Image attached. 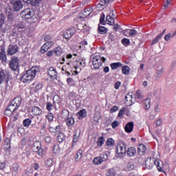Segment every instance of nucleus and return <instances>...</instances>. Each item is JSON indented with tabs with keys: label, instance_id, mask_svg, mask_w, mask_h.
<instances>
[{
	"label": "nucleus",
	"instance_id": "37",
	"mask_svg": "<svg viewBox=\"0 0 176 176\" xmlns=\"http://www.w3.org/2000/svg\"><path fill=\"white\" fill-rule=\"evenodd\" d=\"M101 119V115L100 113H96L94 116V120L96 122L98 123V121Z\"/></svg>",
	"mask_w": 176,
	"mask_h": 176
},
{
	"label": "nucleus",
	"instance_id": "21",
	"mask_svg": "<svg viewBox=\"0 0 176 176\" xmlns=\"http://www.w3.org/2000/svg\"><path fill=\"white\" fill-rule=\"evenodd\" d=\"M142 104L145 109L146 110L149 109V108H151V98H147L144 99L142 102Z\"/></svg>",
	"mask_w": 176,
	"mask_h": 176
},
{
	"label": "nucleus",
	"instance_id": "42",
	"mask_svg": "<svg viewBox=\"0 0 176 176\" xmlns=\"http://www.w3.org/2000/svg\"><path fill=\"white\" fill-rule=\"evenodd\" d=\"M160 39H162V36L161 35H158L156 38H155L152 43L151 45H155L156 43H157L159 42V41H160Z\"/></svg>",
	"mask_w": 176,
	"mask_h": 176
},
{
	"label": "nucleus",
	"instance_id": "19",
	"mask_svg": "<svg viewBox=\"0 0 176 176\" xmlns=\"http://www.w3.org/2000/svg\"><path fill=\"white\" fill-rule=\"evenodd\" d=\"M54 56L56 57H60L63 54V49L60 46L56 47L54 50Z\"/></svg>",
	"mask_w": 176,
	"mask_h": 176
},
{
	"label": "nucleus",
	"instance_id": "25",
	"mask_svg": "<svg viewBox=\"0 0 176 176\" xmlns=\"http://www.w3.org/2000/svg\"><path fill=\"white\" fill-rule=\"evenodd\" d=\"M23 2L32 5V6H35L41 2V0H23Z\"/></svg>",
	"mask_w": 176,
	"mask_h": 176
},
{
	"label": "nucleus",
	"instance_id": "35",
	"mask_svg": "<svg viewBox=\"0 0 176 176\" xmlns=\"http://www.w3.org/2000/svg\"><path fill=\"white\" fill-rule=\"evenodd\" d=\"M65 138V136H64V133H58L57 136L58 142H63Z\"/></svg>",
	"mask_w": 176,
	"mask_h": 176
},
{
	"label": "nucleus",
	"instance_id": "52",
	"mask_svg": "<svg viewBox=\"0 0 176 176\" xmlns=\"http://www.w3.org/2000/svg\"><path fill=\"white\" fill-rule=\"evenodd\" d=\"M126 168H127V170H129V171H131V170H134V164L129 163L127 164Z\"/></svg>",
	"mask_w": 176,
	"mask_h": 176
},
{
	"label": "nucleus",
	"instance_id": "45",
	"mask_svg": "<svg viewBox=\"0 0 176 176\" xmlns=\"http://www.w3.org/2000/svg\"><path fill=\"white\" fill-rule=\"evenodd\" d=\"M4 21L5 16L3 14H0V30L2 28V25H3Z\"/></svg>",
	"mask_w": 176,
	"mask_h": 176
},
{
	"label": "nucleus",
	"instance_id": "31",
	"mask_svg": "<svg viewBox=\"0 0 176 176\" xmlns=\"http://www.w3.org/2000/svg\"><path fill=\"white\" fill-rule=\"evenodd\" d=\"M108 30L107 28L104 26H98V33L101 34V35H104V34H107Z\"/></svg>",
	"mask_w": 176,
	"mask_h": 176
},
{
	"label": "nucleus",
	"instance_id": "22",
	"mask_svg": "<svg viewBox=\"0 0 176 176\" xmlns=\"http://www.w3.org/2000/svg\"><path fill=\"white\" fill-rule=\"evenodd\" d=\"M32 112L33 115L38 116L39 115H42V109L38 107H34L32 108Z\"/></svg>",
	"mask_w": 176,
	"mask_h": 176
},
{
	"label": "nucleus",
	"instance_id": "24",
	"mask_svg": "<svg viewBox=\"0 0 176 176\" xmlns=\"http://www.w3.org/2000/svg\"><path fill=\"white\" fill-rule=\"evenodd\" d=\"M126 153L128 156H130L131 157L134 156L135 153H137V150L134 147L129 148L126 151Z\"/></svg>",
	"mask_w": 176,
	"mask_h": 176
},
{
	"label": "nucleus",
	"instance_id": "38",
	"mask_svg": "<svg viewBox=\"0 0 176 176\" xmlns=\"http://www.w3.org/2000/svg\"><path fill=\"white\" fill-rule=\"evenodd\" d=\"M5 78H6V75H5V72L3 71L0 72V85L2 84L3 80H5Z\"/></svg>",
	"mask_w": 176,
	"mask_h": 176
},
{
	"label": "nucleus",
	"instance_id": "16",
	"mask_svg": "<svg viewBox=\"0 0 176 176\" xmlns=\"http://www.w3.org/2000/svg\"><path fill=\"white\" fill-rule=\"evenodd\" d=\"M47 74L50 78H53L54 79L57 78V71L54 67H50L47 70Z\"/></svg>",
	"mask_w": 176,
	"mask_h": 176
},
{
	"label": "nucleus",
	"instance_id": "44",
	"mask_svg": "<svg viewBox=\"0 0 176 176\" xmlns=\"http://www.w3.org/2000/svg\"><path fill=\"white\" fill-rule=\"evenodd\" d=\"M46 119H47L48 122H53V119H54L53 113H48V115L46 116Z\"/></svg>",
	"mask_w": 176,
	"mask_h": 176
},
{
	"label": "nucleus",
	"instance_id": "50",
	"mask_svg": "<svg viewBox=\"0 0 176 176\" xmlns=\"http://www.w3.org/2000/svg\"><path fill=\"white\" fill-rule=\"evenodd\" d=\"M46 109L47 111H52V109H53V104H52V102H47L46 105Z\"/></svg>",
	"mask_w": 176,
	"mask_h": 176
},
{
	"label": "nucleus",
	"instance_id": "64",
	"mask_svg": "<svg viewBox=\"0 0 176 176\" xmlns=\"http://www.w3.org/2000/svg\"><path fill=\"white\" fill-rule=\"evenodd\" d=\"M170 38H171V33H169V34L164 36V39L166 41H168Z\"/></svg>",
	"mask_w": 176,
	"mask_h": 176
},
{
	"label": "nucleus",
	"instance_id": "59",
	"mask_svg": "<svg viewBox=\"0 0 176 176\" xmlns=\"http://www.w3.org/2000/svg\"><path fill=\"white\" fill-rule=\"evenodd\" d=\"M122 85V82L120 81H118L115 83L114 87L116 90H119V88L120 87V85Z\"/></svg>",
	"mask_w": 176,
	"mask_h": 176
},
{
	"label": "nucleus",
	"instance_id": "36",
	"mask_svg": "<svg viewBox=\"0 0 176 176\" xmlns=\"http://www.w3.org/2000/svg\"><path fill=\"white\" fill-rule=\"evenodd\" d=\"M45 164L46 167H52L54 164L53 160L47 159V160H45Z\"/></svg>",
	"mask_w": 176,
	"mask_h": 176
},
{
	"label": "nucleus",
	"instance_id": "49",
	"mask_svg": "<svg viewBox=\"0 0 176 176\" xmlns=\"http://www.w3.org/2000/svg\"><path fill=\"white\" fill-rule=\"evenodd\" d=\"M17 30H24L25 28V25H24V23L23 22H20L16 25Z\"/></svg>",
	"mask_w": 176,
	"mask_h": 176
},
{
	"label": "nucleus",
	"instance_id": "29",
	"mask_svg": "<svg viewBox=\"0 0 176 176\" xmlns=\"http://www.w3.org/2000/svg\"><path fill=\"white\" fill-rule=\"evenodd\" d=\"M122 72L124 75H129L130 74V67L127 65L122 66Z\"/></svg>",
	"mask_w": 176,
	"mask_h": 176
},
{
	"label": "nucleus",
	"instance_id": "32",
	"mask_svg": "<svg viewBox=\"0 0 176 176\" xmlns=\"http://www.w3.org/2000/svg\"><path fill=\"white\" fill-rule=\"evenodd\" d=\"M11 171L12 174H14V175H16V174L19 173V166L16 164H14L12 165V167L11 168Z\"/></svg>",
	"mask_w": 176,
	"mask_h": 176
},
{
	"label": "nucleus",
	"instance_id": "17",
	"mask_svg": "<svg viewBox=\"0 0 176 176\" xmlns=\"http://www.w3.org/2000/svg\"><path fill=\"white\" fill-rule=\"evenodd\" d=\"M145 152H146V147L145 145L140 144L138 148V153L140 155V156H142L143 155H145Z\"/></svg>",
	"mask_w": 176,
	"mask_h": 176
},
{
	"label": "nucleus",
	"instance_id": "20",
	"mask_svg": "<svg viewBox=\"0 0 176 176\" xmlns=\"http://www.w3.org/2000/svg\"><path fill=\"white\" fill-rule=\"evenodd\" d=\"M91 12H93V8H91V7H87L82 12V14L84 16H82V18L83 19L84 17H87L90 16V14H91Z\"/></svg>",
	"mask_w": 176,
	"mask_h": 176
},
{
	"label": "nucleus",
	"instance_id": "62",
	"mask_svg": "<svg viewBox=\"0 0 176 176\" xmlns=\"http://www.w3.org/2000/svg\"><path fill=\"white\" fill-rule=\"evenodd\" d=\"M78 140H79V135H74L73 138V142L74 143L78 142Z\"/></svg>",
	"mask_w": 176,
	"mask_h": 176
},
{
	"label": "nucleus",
	"instance_id": "46",
	"mask_svg": "<svg viewBox=\"0 0 176 176\" xmlns=\"http://www.w3.org/2000/svg\"><path fill=\"white\" fill-rule=\"evenodd\" d=\"M49 47L45 43L41 47V53H45L49 50Z\"/></svg>",
	"mask_w": 176,
	"mask_h": 176
},
{
	"label": "nucleus",
	"instance_id": "54",
	"mask_svg": "<svg viewBox=\"0 0 176 176\" xmlns=\"http://www.w3.org/2000/svg\"><path fill=\"white\" fill-rule=\"evenodd\" d=\"M163 72H164V69L162 68L157 70V75L159 78L163 75Z\"/></svg>",
	"mask_w": 176,
	"mask_h": 176
},
{
	"label": "nucleus",
	"instance_id": "5",
	"mask_svg": "<svg viewBox=\"0 0 176 176\" xmlns=\"http://www.w3.org/2000/svg\"><path fill=\"white\" fill-rule=\"evenodd\" d=\"M21 16H22V19H32V17L35 16V12L32 8H26L21 12Z\"/></svg>",
	"mask_w": 176,
	"mask_h": 176
},
{
	"label": "nucleus",
	"instance_id": "13",
	"mask_svg": "<svg viewBox=\"0 0 176 176\" xmlns=\"http://www.w3.org/2000/svg\"><path fill=\"white\" fill-rule=\"evenodd\" d=\"M10 67L12 71H16L19 68V59L17 58H12L10 62Z\"/></svg>",
	"mask_w": 176,
	"mask_h": 176
},
{
	"label": "nucleus",
	"instance_id": "41",
	"mask_svg": "<svg viewBox=\"0 0 176 176\" xmlns=\"http://www.w3.org/2000/svg\"><path fill=\"white\" fill-rule=\"evenodd\" d=\"M67 82L69 85V86H74V85H75V81L72 78H68L67 79Z\"/></svg>",
	"mask_w": 176,
	"mask_h": 176
},
{
	"label": "nucleus",
	"instance_id": "4",
	"mask_svg": "<svg viewBox=\"0 0 176 176\" xmlns=\"http://www.w3.org/2000/svg\"><path fill=\"white\" fill-rule=\"evenodd\" d=\"M108 160V155L107 153H103L100 155V156L96 157L93 160L94 164H96V166H100V164H102L104 162H107Z\"/></svg>",
	"mask_w": 176,
	"mask_h": 176
},
{
	"label": "nucleus",
	"instance_id": "23",
	"mask_svg": "<svg viewBox=\"0 0 176 176\" xmlns=\"http://www.w3.org/2000/svg\"><path fill=\"white\" fill-rule=\"evenodd\" d=\"M0 60L3 63H6V52H5V48H1L0 50Z\"/></svg>",
	"mask_w": 176,
	"mask_h": 176
},
{
	"label": "nucleus",
	"instance_id": "61",
	"mask_svg": "<svg viewBox=\"0 0 176 176\" xmlns=\"http://www.w3.org/2000/svg\"><path fill=\"white\" fill-rule=\"evenodd\" d=\"M53 151L55 153H57V152H60V148H58V145L54 146Z\"/></svg>",
	"mask_w": 176,
	"mask_h": 176
},
{
	"label": "nucleus",
	"instance_id": "11",
	"mask_svg": "<svg viewBox=\"0 0 176 176\" xmlns=\"http://www.w3.org/2000/svg\"><path fill=\"white\" fill-rule=\"evenodd\" d=\"M19 52V47L16 45H10L7 51L8 56H13Z\"/></svg>",
	"mask_w": 176,
	"mask_h": 176
},
{
	"label": "nucleus",
	"instance_id": "8",
	"mask_svg": "<svg viewBox=\"0 0 176 176\" xmlns=\"http://www.w3.org/2000/svg\"><path fill=\"white\" fill-rule=\"evenodd\" d=\"M75 34H76V28H70L65 31L63 38L65 39H69V38H72Z\"/></svg>",
	"mask_w": 176,
	"mask_h": 176
},
{
	"label": "nucleus",
	"instance_id": "55",
	"mask_svg": "<svg viewBox=\"0 0 176 176\" xmlns=\"http://www.w3.org/2000/svg\"><path fill=\"white\" fill-rule=\"evenodd\" d=\"M118 126H119V122H118L117 120H115L111 123L112 129H116Z\"/></svg>",
	"mask_w": 176,
	"mask_h": 176
},
{
	"label": "nucleus",
	"instance_id": "12",
	"mask_svg": "<svg viewBox=\"0 0 176 176\" xmlns=\"http://www.w3.org/2000/svg\"><path fill=\"white\" fill-rule=\"evenodd\" d=\"M154 164H155V166H156L158 171H160V173H166V172L164 171V166L163 162L162 160H155Z\"/></svg>",
	"mask_w": 176,
	"mask_h": 176
},
{
	"label": "nucleus",
	"instance_id": "10",
	"mask_svg": "<svg viewBox=\"0 0 176 176\" xmlns=\"http://www.w3.org/2000/svg\"><path fill=\"white\" fill-rule=\"evenodd\" d=\"M12 108H14L15 111L21 105V98H15L9 104Z\"/></svg>",
	"mask_w": 176,
	"mask_h": 176
},
{
	"label": "nucleus",
	"instance_id": "47",
	"mask_svg": "<svg viewBox=\"0 0 176 176\" xmlns=\"http://www.w3.org/2000/svg\"><path fill=\"white\" fill-rule=\"evenodd\" d=\"M115 141L112 138H109L106 142L107 146H111V145H113Z\"/></svg>",
	"mask_w": 176,
	"mask_h": 176
},
{
	"label": "nucleus",
	"instance_id": "30",
	"mask_svg": "<svg viewBox=\"0 0 176 176\" xmlns=\"http://www.w3.org/2000/svg\"><path fill=\"white\" fill-rule=\"evenodd\" d=\"M75 123V120H74V118L72 117L68 118L66 120V124L67 126H68L69 127H71V126H72L73 124H74Z\"/></svg>",
	"mask_w": 176,
	"mask_h": 176
},
{
	"label": "nucleus",
	"instance_id": "6",
	"mask_svg": "<svg viewBox=\"0 0 176 176\" xmlns=\"http://www.w3.org/2000/svg\"><path fill=\"white\" fill-rule=\"evenodd\" d=\"M10 3L14 12H19L21 9H23V2L21 0H10Z\"/></svg>",
	"mask_w": 176,
	"mask_h": 176
},
{
	"label": "nucleus",
	"instance_id": "51",
	"mask_svg": "<svg viewBox=\"0 0 176 176\" xmlns=\"http://www.w3.org/2000/svg\"><path fill=\"white\" fill-rule=\"evenodd\" d=\"M100 24H105V14H102L100 19Z\"/></svg>",
	"mask_w": 176,
	"mask_h": 176
},
{
	"label": "nucleus",
	"instance_id": "3",
	"mask_svg": "<svg viewBox=\"0 0 176 176\" xmlns=\"http://www.w3.org/2000/svg\"><path fill=\"white\" fill-rule=\"evenodd\" d=\"M106 60L107 59L104 57H101L100 56H96L94 57L92 60L94 68L95 69H100V67L101 65H102V63H105Z\"/></svg>",
	"mask_w": 176,
	"mask_h": 176
},
{
	"label": "nucleus",
	"instance_id": "2",
	"mask_svg": "<svg viewBox=\"0 0 176 176\" xmlns=\"http://www.w3.org/2000/svg\"><path fill=\"white\" fill-rule=\"evenodd\" d=\"M32 149L33 152H36L40 157H43V155H46V151L42 148V144L40 142H34Z\"/></svg>",
	"mask_w": 176,
	"mask_h": 176
},
{
	"label": "nucleus",
	"instance_id": "28",
	"mask_svg": "<svg viewBox=\"0 0 176 176\" xmlns=\"http://www.w3.org/2000/svg\"><path fill=\"white\" fill-rule=\"evenodd\" d=\"M123 65L122 64V63L120 62H118V63H111L110 65V67L111 68V69H118V68H120V67H122Z\"/></svg>",
	"mask_w": 176,
	"mask_h": 176
},
{
	"label": "nucleus",
	"instance_id": "63",
	"mask_svg": "<svg viewBox=\"0 0 176 176\" xmlns=\"http://www.w3.org/2000/svg\"><path fill=\"white\" fill-rule=\"evenodd\" d=\"M45 44L48 46V47L50 49V47H52V46L54 45V42L53 41H50L45 43Z\"/></svg>",
	"mask_w": 176,
	"mask_h": 176
},
{
	"label": "nucleus",
	"instance_id": "60",
	"mask_svg": "<svg viewBox=\"0 0 176 176\" xmlns=\"http://www.w3.org/2000/svg\"><path fill=\"white\" fill-rule=\"evenodd\" d=\"M125 100L126 101V102H129V101H132L133 100V98L131 96V95L130 94H127L126 96H125Z\"/></svg>",
	"mask_w": 176,
	"mask_h": 176
},
{
	"label": "nucleus",
	"instance_id": "33",
	"mask_svg": "<svg viewBox=\"0 0 176 176\" xmlns=\"http://www.w3.org/2000/svg\"><path fill=\"white\" fill-rule=\"evenodd\" d=\"M106 176H116V171L113 168H110L107 170Z\"/></svg>",
	"mask_w": 176,
	"mask_h": 176
},
{
	"label": "nucleus",
	"instance_id": "9",
	"mask_svg": "<svg viewBox=\"0 0 176 176\" xmlns=\"http://www.w3.org/2000/svg\"><path fill=\"white\" fill-rule=\"evenodd\" d=\"M111 0H102L99 2V3L96 6V10H98V12H101V10H104L105 8L108 6L109 4V2H111Z\"/></svg>",
	"mask_w": 176,
	"mask_h": 176
},
{
	"label": "nucleus",
	"instance_id": "15",
	"mask_svg": "<svg viewBox=\"0 0 176 176\" xmlns=\"http://www.w3.org/2000/svg\"><path fill=\"white\" fill-rule=\"evenodd\" d=\"M124 130L126 133H128L129 134H130V133H133V130H134V122H128L124 126Z\"/></svg>",
	"mask_w": 176,
	"mask_h": 176
},
{
	"label": "nucleus",
	"instance_id": "48",
	"mask_svg": "<svg viewBox=\"0 0 176 176\" xmlns=\"http://www.w3.org/2000/svg\"><path fill=\"white\" fill-rule=\"evenodd\" d=\"M78 30H82V31H87L88 30L87 25H86V24H85V25H82V24H78Z\"/></svg>",
	"mask_w": 176,
	"mask_h": 176
},
{
	"label": "nucleus",
	"instance_id": "40",
	"mask_svg": "<svg viewBox=\"0 0 176 176\" xmlns=\"http://www.w3.org/2000/svg\"><path fill=\"white\" fill-rule=\"evenodd\" d=\"M30 124H31V120L30 118H27L23 120L24 127H28Z\"/></svg>",
	"mask_w": 176,
	"mask_h": 176
},
{
	"label": "nucleus",
	"instance_id": "53",
	"mask_svg": "<svg viewBox=\"0 0 176 176\" xmlns=\"http://www.w3.org/2000/svg\"><path fill=\"white\" fill-rule=\"evenodd\" d=\"M122 45H126L129 46V45H130V40L129 38H123L122 40Z\"/></svg>",
	"mask_w": 176,
	"mask_h": 176
},
{
	"label": "nucleus",
	"instance_id": "1",
	"mask_svg": "<svg viewBox=\"0 0 176 176\" xmlns=\"http://www.w3.org/2000/svg\"><path fill=\"white\" fill-rule=\"evenodd\" d=\"M36 72H38V71L34 67H32L31 69L28 70L26 73L22 76V82H23L24 83H26L27 82H31V80H32V79L35 78Z\"/></svg>",
	"mask_w": 176,
	"mask_h": 176
},
{
	"label": "nucleus",
	"instance_id": "7",
	"mask_svg": "<svg viewBox=\"0 0 176 176\" xmlns=\"http://www.w3.org/2000/svg\"><path fill=\"white\" fill-rule=\"evenodd\" d=\"M126 145L123 144H118L117 146V155L118 157H124L126 155Z\"/></svg>",
	"mask_w": 176,
	"mask_h": 176
},
{
	"label": "nucleus",
	"instance_id": "43",
	"mask_svg": "<svg viewBox=\"0 0 176 176\" xmlns=\"http://www.w3.org/2000/svg\"><path fill=\"white\" fill-rule=\"evenodd\" d=\"M136 98H138V100H141L142 98H144V96L141 93L140 90H138L136 91Z\"/></svg>",
	"mask_w": 176,
	"mask_h": 176
},
{
	"label": "nucleus",
	"instance_id": "18",
	"mask_svg": "<svg viewBox=\"0 0 176 176\" xmlns=\"http://www.w3.org/2000/svg\"><path fill=\"white\" fill-rule=\"evenodd\" d=\"M14 111H16L14 108L12 107V106H10L9 104L6 111H4V115H6L7 116H12Z\"/></svg>",
	"mask_w": 176,
	"mask_h": 176
},
{
	"label": "nucleus",
	"instance_id": "14",
	"mask_svg": "<svg viewBox=\"0 0 176 176\" xmlns=\"http://www.w3.org/2000/svg\"><path fill=\"white\" fill-rule=\"evenodd\" d=\"M153 164H155V160L147 158L146 160L144 168H146L147 170H152V168H153Z\"/></svg>",
	"mask_w": 176,
	"mask_h": 176
},
{
	"label": "nucleus",
	"instance_id": "58",
	"mask_svg": "<svg viewBox=\"0 0 176 176\" xmlns=\"http://www.w3.org/2000/svg\"><path fill=\"white\" fill-rule=\"evenodd\" d=\"M118 109L119 108L118 107V106H114L109 110V112L110 113H113V112H116V111H118Z\"/></svg>",
	"mask_w": 176,
	"mask_h": 176
},
{
	"label": "nucleus",
	"instance_id": "27",
	"mask_svg": "<svg viewBox=\"0 0 176 176\" xmlns=\"http://www.w3.org/2000/svg\"><path fill=\"white\" fill-rule=\"evenodd\" d=\"M82 155H83V151L82 149H79L75 156V160L76 162H79L82 159Z\"/></svg>",
	"mask_w": 176,
	"mask_h": 176
},
{
	"label": "nucleus",
	"instance_id": "57",
	"mask_svg": "<svg viewBox=\"0 0 176 176\" xmlns=\"http://www.w3.org/2000/svg\"><path fill=\"white\" fill-rule=\"evenodd\" d=\"M136 34H137V30H131L129 31V36H135Z\"/></svg>",
	"mask_w": 176,
	"mask_h": 176
},
{
	"label": "nucleus",
	"instance_id": "56",
	"mask_svg": "<svg viewBox=\"0 0 176 176\" xmlns=\"http://www.w3.org/2000/svg\"><path fill=\"white\" fill-rule=\"evenodd\" d=\"M160 109H161L160 106L159 104H157L154 107V112L155 113H159V112H160Z\"/></svg>",
	"mask_w": 176,
	"mask_h": 176
},
{
	"label": "nucleus",
	"instance_id": "34",
	"mask_svg": "<svg viewBox=\"0 0 176 176\" xmlns=\"http://www.w3.org/2000/svg\"><path fill=\"white\" fill-rule=\"evenodd\" d=\"M78 118L79 119L81 118H85V116H87V113L86 112V110L85 109H82V110H80L79 112H78Z\"/></svg>",
	"mask_w": 176,
	"mask_h": 176
},
{
	"label": "nucleus",
	"instance_id": "26",
	"mask_svg": "<svg viewBox=\"0 0 176 176\" xmlns=\"http://www.w3.org/2000/svg\"><path fill=\"white\" fill-rule=\"evenodd\" d=\"M106 21H107V24H109V25H115V19L112 16H111V15L107 16Z\"/></svg>",
	"mask_w": 176,
	"mask_h": 176
},
{
	"label": "nucleus",
	"instance_id": "39",
	"mask_svg": "<svg viewBox=\"0 0 176 176\" xmlns=\"http://www.w3.org/2000/svg\"><path fill=\"white\" fill-rule=\"evenodd\" d=\"M105 140H104L103 137H100L98 139V142H97V144L98 146H102V145L104 144Z\"/></svg>",
	"mask_w": 176,
	"mask_h": 176
}]
</instances>
